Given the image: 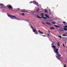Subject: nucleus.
<instances>
[{"label": "nucleus", "instance_id": "24", "mask_svg": "<svg viewBox=\"0 0 67 67\" xmlns=\"http://www.w3.org/2000/svg\"><path fill=\"white\" fill-rule=\"evenodd\" d=\"M59 30H60V31H62V28H60L59 29Z\"/></svg>", "mask_w": 67, "mask_h": 67}, {"label": "nucleus", "instance_id": "35", "mask_svg": "<svg viewBox=\"0 0 67 67\" xmlns=\"http://www.w3.org/2000/svg\"><path fill=\"white\" fill-rule=\"evenodd\" d=\"M31 29H32V30H33V29H34V28H33V27L32 26H31Z\"/></svg>", "mask_w": 67, "mask_h": 67}, {"label": "nucleus", "instance_id": "19", "mask_svg": "<svg viewBox=\"0 0 67 67\" xmlns=\"http://www.w3.org/2000/svg\"><path fill=\"white\" fill-rule=\"evenodd\" d=\"M58 37H59L61 39V38H62V37L61 36H58Z\"/></svg>", "mask_w": 67, "mask_h": 67}, {"label": "nucleus", "instance_id": "26", "mask_svg": "<svg viewBox=\"0 0 67 67\" xmlns=\"http://www.w3.org/2000/svg\"><path fill=\"white\" fill-rule=\"evenodd\" d=\"M41 15H42V16H43L44 15L43 14H41Z\"/></svg>", "mask_w": 67, "mask_h": 67}, {"label": "nucleus", "instance_id": "9", "mask_svg": "<svg viewBox=\"0 0 67 67\" xmlns=\"http://www.w3.org/2000/svg\"><path fill=\"white\" fill-rule=\"evenodd\" d=\"M36 16H37L38 18V19H42V18L40 17V16H39L38 15H36Z\"/></svg>", "mask_w": 67, "mask_h": 67}, {"label": "nucleus", "instance_id": "11", "mask_svg": "<svg viewBox=\"0 0 67 67\" xmlns=\"http://www.w3.org/2000/svg\"><path fill=\"white\" fill-rule=\"evenodd\" d=\"M32 30L33 32H35V31H36V29H33Z\"/></svg>", "mask_w": 67, "mask_h": 67}, {"label": "nucleus", "instance_id": "28", "mask_svg": "<svg viewBox=\"0 0 67 67\" xmlns=\"http://www.w3.org/2000/svg\"><path fill=\"white\" fill-rule=\"evenodd\" d=\"M47 35H48V36H49L50 35L49 34H47Z\"/></svg>", "mask_w": 67, "mask_h": 67}, {"label": "nucleus", "instance_id": "41", "mask_svg": "<svg viewBox=\"0 0 67 67\" xmlns=\"http://www.w3.org/2000/svg\"><path fill=\"white\" fill-rule=\"evenodd\" d=\"M57 27H59V26H57Z\"/></svg>", "mask_w": 67, "mask_h": 67}, {"label": "nucleus", "instance_id": "49", "mask_svg": "<svg viewBox=\"0 0 67 67\" xmlns=\"http://www.w3.org/2000/svg\"><path fill=\"white\" fill-rule=\"evenodd\" d=\"M40 34V35H41V34Z\"/></svg>", "mask_w": 67, "mask_h": 67}, {"label": "nucleus", "instance_id": "18", "mask_svg": "<svg viewBox=\"0 0 67 67\" xmlns=\"http://www.w3.org/2000/svg\"><path fill=\"white\" fill-rule=\"evenodd\" d=\"M21 14H22V15H23V16H24V15H25V14H24L23 13H21Z\"/></svg>", "mask_w": 67, "mask_h": 67}, {"label": "nucleus", "instance_id": "46", "mask_svg": "<svg viewBox=\"0 0 67 67\" xmlns=\"http://www.w3.org/2000/svg\"><path fill=\"white\" fill-rule=\"evenodd\" d=\"M35 34H36V35L37 34H36V33H35Z\"/></svg>", "mask_w": 67, "mask_h": 67}, {"label": "nucleus", "instance_id": "43", "mask_svg": "<svg viewBox=\"0 0 67 67\" xmlns=\"http://www.w3.org/2000/svg\"><path fill=\"white\" fill-rule=\"evenodd\" d=\"M57 25H55L54 26H55V27H57Z\"/></svg>", "mask_w": 67, "mask_h": 67}, {"label": "nucleus", "instance_id": "14", "mask_svg": "<svg viewBox=\"0 0 67 67\" xmlns=\"http://www.w3.org/2000/svg\"><path fill=\"white\" fill-rule=\"evenodd\" d=\"M57 44L58 46L59 47L60 46V44H59V43L58 42Z\"/></svg>", "mask_w": 67, "mask_h": 67}, {"label": "nucleus", "instance_id": "4", "mask_svg": "<svg viewBox=\"0 0 67 67\" xmlns=\"http://www.w3.org/2000/svg\"><path fill=\"white\" fill-rule=\"evenodd\" d=\"M7 7L8 8V9H10V10H12V9H13V8H12V6L9 5H7Z\"/></svg>", "mask_w": 67, "mask_h": 67}, {"label": "nucleus", "instance_id": "37", "mask_svg": "<svg viewBox=\"0 0 67 67\" xmlns=\"http://www.w3.org/2000/svg\"><path fill=\"white\" fill-rule=\"evenodd\" d=\"M25 21H27V22H29V20H28V21H27V20H25Z\"/></svg>", "mask_w": 67, "mask_h": 67}, {"label": "nucleus", "instance_id": "7", "mask_svg": "<svg viewBox=\"0 0 67 67\" xmlns=\"http://www.w3.org/2000/svg\"><path fill=\"white\" fill-rule=\"evenodd\" d=\"M35 10H36H36H37V11L38 12V11H39V9L38 8V9H37V7H36L35 8Z\"/></svg>", "mask_w": 67, "mask_h": 67}, {"label": "nucleus", "instance_id": "45", "mask_svg": "<svg viewBox=\"0 0 67 67\" xmlns=\"http://www.w3.org/2000/svg\"><path fill=\"white\" fill-rule=\"evenodd\" d=\"M42 36H44V37H45V35H42Z\"/></svg>", "mask_w": 67, "mask_h": 67}, {"label": "nucleus", "instance_id": "34", "mask_svg": "<svg viewBox=\"0 0 67 67\" xmlns=\"http://www.w3.org/2000/svg\"><path fill=\"white\" fill-rule=\"evenodd\" d=\"M63 47H65V45H64V44H63Z\"/></svg>", "mask_w": 67, "mask_h": 67}, {"label": "nucleus", "instance_id": "21", "mask_svg": "<svg viewBox=\"0 0 67 67\" xmlns=\"http://www.w3.org/2000/svg\"><path fill=\"white\" fill-rule=\"evenodd\" d=\"M64 30H65V31H66L67 29V28H64Z\"/></svg>", "mask_w": 67, "mask_h": 67}, {"label": "nucleus", "instance_id": "40", "mask_svg": "<svg viewBox=\"0 0 67 67\" xmlns=\"http://www.w3.org/2000/svg\"><path fill=\"white\" fill-rule=\"evenodd\" d=\"M49 12H51V10H50V9H49Z\"/></svg>", "mask_w": 67, "mask_h": 67}, {"label": "nucleus", "instance_id": "13", "mask_svg": "<svg viewBox=\"0 0 67 67\" xmlns=\"http://www.w3.org/2000/svg\"><path fill=\"white\" fill-rule=\"evenodd\" d=\"M54 29H55V28H54L53 27H51L50 28L51 30H54Z\"/></svg>", "mask_w": 67, "mask_h": 67}, {"label": "nucleus", "instance_id": "25", "mask_svg": "<svg viewBox=\"0 0 67 67\" xmlns=\"http://www.w3.org/2000/svg\"><path fill=\"white\" fill-rule=\"evenodd\" d=\"M26 10V11H29V12H30L31 11V10Z\"/></svg>", "mask_w": 67, "mask_h": 67}, {"label": "nucleus", "instance_id": "29", "mask_svg": "<svg viewBox=\"0 0 67 67\" xmlns=\"http://www.w3.org/2000/svg\"><path fill=\"white\" fill-rule=\"evenodd\" d=\"M42 23L43 24H44V25H45V24L43 22H42Z\"/></svg>", "mask_w": 67, "mask_h": 67}, {"label": "nucleus", "instance_id": "17", "mask_svg": "<svg viewBox=\"0 0 67 67\" xmlns=\"http://www.w3.org/2000/svg\"><path fill=\"white\" fill-rule=\"evenodd\" d=\"M62 36H67V35L64 34L62 35Z\"/></svg>", "mask_w": 67, "mask_h": 67}, {"label": "nucleus", "instance_id": "31", "mask_svg": "<svg viewBox=\"0 0 67 67\" xmlns=\"http://www.w3.org/2000/svg\"><path fill=\"white\" fill-rule=\"evenodd\" d=\"M66 64H65V65L64 66V67H66Z\"/></svg>", "mask_w": 67, "mask_h": 67}, {"label": "nucleus", "instance_id": "2", "mask_svg": "<svg viewBox=\"0 0 67 67\" xmlns=\"http://www.w3.org/2000/svg\"><path fill=\"white\" fill-rule=\"evenodd\" d=\"M7 15L8 16V17H9V18H10L11 19H13V20H14V19H15V18H16V20H18V21H20V19H19L18 18H16L14 16H12L11 15H10L9 14H7Z\"/></svg>", "mask_w": 67, "mask_h": 67}, {"label": "nucleus", "instance_id": "10", "mask_svg": "<svg viewBox=\"0 0 67 67\" xmlns=\"http://www.w3.org/2000/svg\"><path fill=\"white\" fill-rule=\"evenodd\" d=\"M45 15L46 16V17H47V18H49V16H48V15H47L45 14Z\"/></svg>", "mask_w": 67, "mask_h": 67}, {"label": "nucleus", "instance_id": "39", "mask_svg": "<svg viewBox=\"0 0 67 67\" xmlns=\"http://www.w3.org/2000/svg\"><path fill=\"white\" fill-rule=\"evenodd\" d=\"M52 46H53V45H54V44H53V43H52Z\"/></svg>", "mask_w": 67, "mask_h": 67}, {"label": "nucleus", "instance_id": "50", "mask_svg": "<svg viewBox=\"0 0 67 67\" xmlns=\"http://www.w3.org/2000/svg\"><path fill=\"white\" fill-rule=\"evenodd\" d=\"M30 3H31V2Z\"/></svg>", "mask_w": 67, "mask_h": 67}, {"label": "nucleus", "instance_id": "15", "mask_svg": "<svg viewBox=\"0 0 67 67\" xmlns=\"http://www.w3.org/2000/svg\"><path fill=\"white\" fill-rule=\"evenodd\" d=\"M19 9H20V8H19L18 9H15V10H17V11H18L19 10Z\"/></svg>", "mask_w": 67, "mask_h": 67}, {"label": "nucleus", "instance_id": "30", "mask_svg": "<svg viewBox=\"0 0 67 67\" xmlns=\"http://www.w3.org/2000/svg\"><path fill=\"white\" fill-rule=\"evenodd\" d=\"M64 27H65V28H67V26H65Z\"/></svg>", "mask_w": 67, "mask_h": 67}, {"label": "nucleus", "instance_id": "20", "mask_svg": "<svg viewBox=\"0 0 67 67\" xmlns=\"http://www.w3.org/2000/svg\"><path fill=\"white\" fill-rule=\"evenodd\" d=\"M53 48H56V46H53V47H52Z\"/></svg>", "mask_w": 67, "mask_h": 67}, {"label": "nucleus", "instance_id": "5", "mask_svg": "<svg viewBox=\"0 0 67 67\" xmlns=\"http://www.w3.org/2000/svg\"><path fill=\"white\" fill-rule=\"evenodd\" d=\"M30 13H32V14H32V15H36V14H35V13H36V12L30 10Z\"/></svg>", "mask_w": 67, "mask_h": 67}, {"label": "nucleus", "instance_id": "3", "mask_svg": "<svg viewBox=\"0 0 67 67\" xmlns=\"http://www.w3.org/2000/svg\"><path fill=\"white\" fill-rule=\"evenodd\" d=\"M0 8L1 9H3V8H5V6L3 4H0Z\"/></svg>", "mask_w": 67, "mask_h": 67}, {"label": "nucleus", "instance_id": "27", "mask_svg": "<svg viewBox=\"0 0 67 67\" xmlns=\"http://www.w3.org/2000/svg\"><path fill=\"white\" fill-rule=\"evenodd\" d=\"M27 13H30V14H32L30 12H28Z\"/></svg>", "mask_w": 67, "mask_h": 67}, {"label": "nucleus", "instance_id": "12", "mask_svg": "<svg viewBox=\"0 0 67 67\" xmlns=\"http://www.w3.org/2000/svg\"><path fill=\"white\" fill-rule=\"evenodd\" d=\"M46 23L47 24H48V25H51L50 23L48 22H46Z\"/></svg>", "mask_w": 67, "mask_h": 67}, {"label": "nucleus", "instance_id": "16", "mask_svg": "<svg viewBox=\"0 0 67 67\" xmlns=\"http://www.w3.org/2000/svg\"><path fill=\"white\" fill-rule=\"evenodd\" d=\"M44 12H45L46 13H47V12H48V11L46 10H44Z\"/></svg>", "mask_w": 67, "mask_h": 67}, {"label": "nucleus", "instance_id": "44", "mask_svg": "<svg viewBox=\"0 0 67 67\" xmlns=\"http://www.w3.org/2000/svg\"><path fill=\"white\" fill-rule=\"evenodd\" d=\"M25 11H22V12H25Z\"/></svg>", "mask_w": 67, "mask_h": 67}, {"label": "nucleus", "instance_id": "38", "mask_svg": "<svg viewBox=\"0 0 67 67\" xmlns=\"http://www.w3.org/2000/svg\"><path fill=\"white\" fill-rule=\"evenodd\" d=\"M51 14H52V13H49V14H50V15H51Z\"/></svg>", "mask_w": 67, "mask_h": 67}, {"label": "nucleus", "instance_id": "33", "mask_svg": "<svg viewBox=\"0 0 67 67\" xmlns=\"http://www.w3.org/2000/svg\"><path fill=\"white\" fill-rule=\"evenodd\" d=\"M44 19H47V18L46 17H44Z\"/></svg>", "mask_w": 67, "mask_h": 67}, {"label": "nucleus", "instance_id": "22", "mask_svg": "<svg viewBox=\"0 0 67 67\" xmlns=\"http://www.w3.org/2000/svg\"><path fill=\"white\" fill-rule=\"evenodd\" d=\"M51 23L53 24H55V23L54 22H52Z\"/></svg>", "mask_w": 67, "mask_h": 67}, {"label": "nucleus", "instance_id": "23", "mask_svg": "<svg viewBox=\"0 0 67 67\" xmlns=\"http://www.w3.org/2000/svg\"><path fill=\"white\" fill-rule=\"evenodd\" d=\"M63 23L64 24H66V22H63Z\"/></svg>", "mask_w": 67, "mask_h": 67}, {"label": "nucleus", "instance_id": "32", "mask_svg": "<svg viewBox=\"0 0 67 67\" xmlns=\"http://www.w3.org/2000/svg\"><path fill=\"white\" fill-rule=\"evenodd\" d=\"M25 12H26V13H27L28 12L27 11H25Z\"/></svg>", "mask_w": 67, "mask_h": 67}, {"label": "nucleus", "instance_id": "8", "mask_svg": "<svg viewBox=\"0 0 67 67\" xmlns=\"http://www.w3.org/2000/svg\"><path fill=\"white\" fill-rule=\"evenodd\" d=\"M37 31H38V32H39V33H40V34H43V33L41 32V31H40L38 30Z\"/></svg>", "mask_w": 67, "mask_h": 67}, {"label": "nucleus", "instance_id": "36", "mask_svg": "<svg viewBox=\"0 0 67 67\" xmlns=\"http://www.w3.org/2000/svg\"><path fill=\"white\" fill-rule=\"evenodd\" d=\"M42 18H43V19H44V17L42 16Z\"/></svg>", "mask_w": 67, "mask_h": 67}, {"label": "nucleus", "instance_id": "42", "mask_svg": "<svg viewBox=\"0 0 67 67\" xmlns=\"http://www.w3.org/2000/svg\"><path fill=\"white\" fill-rule=\"evenodd\" d=\"M36 33H37H37H37V31H36Z\"/></svg>", "mask_w": 67, "mask_h": 67}, {"label": "nucleus", "instance_id": "6", "mask_svg": "<svg viewBox=\"0 0 67 67\" xmlns=\"http://www.w3.org/2000/svg\"><path fill=\"white\" fill-rule=\"evenodd\" d=\"M33 2V3L35 4H36L37 6H38V3L37 2Z\"/></svg>", "mask_w": 67, "mask_h": 67}, {"label": "nucleus", "instance_id": "1", "mask_svg": "<svg viewBox=\"0 0 67 67\" xmlns=\"http://www.w3.org/2000/svg\"><path fill=\"white\" fill-rule=\"evenodd\" d=\"M54 49L56 50L55 51V50H54V52L55 53V54H56V55H57L58 56V57L57 56H56V57L57 58V59H58L59 60H60L59 58H60V56H61V55L59 54V53H58V49L54 48Z\"/></svg>", "mask_w": 67, "mask_h": 67}, {"label": "nucleus", "instance_id": "47", "mask_svg": "<svg viewBox=\"0 0 67 67\" xmlns=\"http://www.w3.org/2000/svg\"><path fill=\"white\" fill-rule=\"evenodd\" d=\"M52 42V43H54V44H55V43H54V42Z\"/></svg>", "mask_w": 67, "mask_h": 67}, {"label": "nucleus", "instance_id": "48", "mask_svg": "<svg viewBox=\"0 0 67 67\" xmlns=\"http://www.w3.org/2000/svg\"><path fill=\"white\" fill-rule=\"evenodd\" d=\"M49 33H50V31H49Z\"/></svg>", "mask_w": 67, "mask_h": 67}]
</instances>
